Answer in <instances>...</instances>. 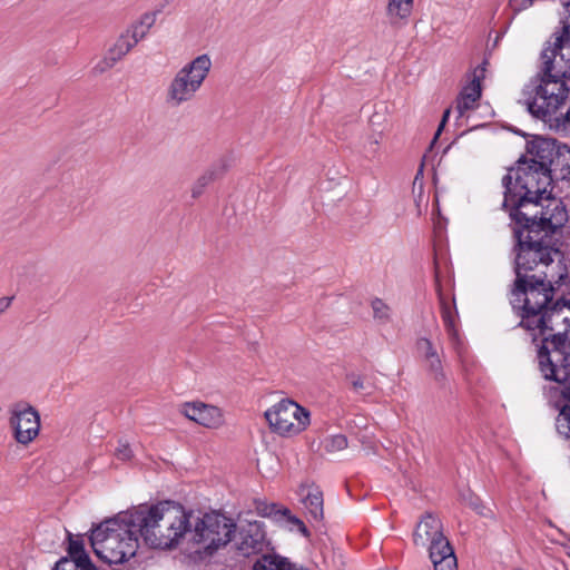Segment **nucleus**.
<instances>
[{
  "label": "nucleus",
  "mask_w": 570,
  "mask_h": 570,
  "mask_svg": "<svg viewBox=\"0 0 570 570\" xmlns=\"http://www.w3.org/2000/svg\"><path fill=\"white\" fill-rule=\"evenodd\" d=\"M549 321L532 330L533 340L541 337L543 345L538 351L539 367L546 380L564 382L570 379V353L563 347L570 342V302L557 301L541 315Z\"/></svg>",
  "instance_id": "nucleus-1"
},
{
  "label": "nucleus",
  "mask_w": 570,
  "mask_h": 570,
  "mask_svg": "<svg viewBox=\"0 0 570 570\" xmlns=\"http://www.w3.org/2000/svg\"><path fill=\"white\" fill-rule=\"evenodd\" d=\"M138 537L151 548H171L189 530V514L180 504L160 502L129 511Z\"/></svg>",
  "instance_id": "nucleus-2"
},
{
  "label": "nucleus",
  "mask_w": 570,
  "mask_h": 570,
  "mask_svg": "<svg viewBox=\"0 0 570 570\" xmlns=\"http://www.w3.org/2000/svg\"><path fill=\"white\" fill-rule=\"evenodd\" d=\"M541 60L543 76L527 102L528 109L551 127L570 130V107L564 114L560 111L569 98L570 89L564 78H570V73H558L559 59L550 50H542Z\"/></svg>",
  "instance_id": "nucleus-3"
},
{
  "label": "nucleus",
  "mask_w": 570,
  "mask_h": 570,
  "mask_svg": "<svg viewBox=\"0 0 570 570\" xmlns=\"http://www.w3.org/2000/svg\"><path fill=\"white\" fill-rule=\"evenodd\" d=\"M138 533L129 511L97 525L90 535L96 556L108 564H121L136 556Z\"/></svg>",
  "instance_id": "nucleus-4"
},
{
  "label": "nucleus",
  "mask_w": 570,
  "mask_h": 570,
  "mask_svg": "<svg viewBox=\"0 0 570 570\" xmlns=\"http://www.w3.org/2000/svg\"><path fill=\"white\" fill-rule=\"evenodd\" d=\"M551 170L534 168L528 161H520L515 168H511L502 178L504 188L503 207L509 210L514 208H537L538 199L551 195Z\"/></svg>",
  "instance_id": "nucleus-5"
},
{
  "label": "nucleus",
  "mask_w": 570,
  "mask_h": 570,
  "mask_svg": "<svg viewBox=\"0 0 570 570\" xmlns=\"http://www.w3.org/2000/svg\"><path fill=\"white\" fill-rule=\"evenodd\" d=\"M557 275L549 271H540L528 278H515L511 291L512 304L522 303L520 325L525 330H532L538 324L549 321V314L541 315L552 302Z\"/></svg>",
  "instance_id": "nucleus-6"
},
{
  "label": "nucleus",
  "mask_w": 570,
  "mask_h": 570,
  "mask_svg": "<svg viewBox=\"0 0 570 570\" xmlns=\"http://www.w3.org/2000/svg\"><path fill=\"white\" fill-rule=\"evenodd\" d=\"M518 239L515 256V278H528L540 271H549L557 275V285H561L568 275L567 266L559 261L554 263L553 255L559 256L560 252L548 245V238L535 234L514 228Z\"/></svg>",
  "instance_id": "nucleus-7"
},
{
  "label": "nucleus",
  "mask_w": 570,
  "mask_h": 570,
  "mask_svg": "<svg viewBox=\"0 0 570 570\" xmlns=\"http://www.w3.org/2000/svg\"><path fill=\"white\" fill-rule=\"evenodd\" d=\"M213 62L203 53L178 69L165 89V102L170 108H179L196 99L208 78Z\"/></svg>",
  "instance_id": "nucleus-8"
},
{
  "label": "nucleus",
  "mask_w": 570,
  "mask_h": 570,
  "mask_svg": "<svg viewBox=\"0 0 570 570\" xmlns=\"http://www.w3.org/2000/svg\"><path fill=\"white\" fill-rule=\"evenodd\" d=\"M538 204L537 208H514L510 217L517 228L549 238L567 222V212L561 200L551 195L538 199Z\"/></svg>",
  "instance_id": "nucleus-9"
},
{
  "label": "nucleus",
  "mask_w": 570,
  "mask_h": 570,
  "mask_svg": "<svg viewBox=\"0 0 570 570\" xmlns=\"http://www.w3.org/2000/svg\"><path fill=\"white\" fill-rule=\"evenodd\" d=\"M413 542L416 547L428 548L434 570H456V557L438 517L425 513L421 518L413 533Z\"/></svg>",
  "instance_id": "nucleus-10"
},
{
  "label": "nucleus",
  "mask_w": 570,
  "mask_h": 570,
  "mask_svg": "<svg viewBox=\"0 0 570 570\" xmlns=\"http://www.w3.org/2000/svg\"><path fill=\"white\" fill-rule=\"evenodd\" d=\"M265 417L273 432L281 436H294L307 429L311 413L293 400L284 399L265 412Z\"/></svg>",
  "instance_id": "nucleus-11"
},
{
  "label": "nucleus",
  "mask_w": 570,
  "mask_h": 570,
  "mask_svg": "<svg viewBox=\"0 0 570 570\" xmlns=\"http://www.w3.org/2000/svg\"><path fill=\"white\" fill-rule=\"evenodd\" d=\"M235 528L232 519L216 512L206 513L196 522L193 539L212 553L230 541Z\"/></svg>",
  "instance_id": "nucleus-12"
},
{
  "label": "nucleus",
  "mask_w": 570,
  "mask_h": 570,
  "mask_svg": "<svg viewBox=\"0 0 570 570\" xmlns=\"http://www.w3.org/2000/svg\"><path fill=\"white\" fill-rule=\"evenodd\" d=\"M9 424L17 443L27 446L39 435L40 414L30 403L17 402L9 409Z\"/></svg>",
  "instance_id": "nucleus-13"
},
{
  "label": "nucleus",
  "mask_w": 570,
  "mask_h": 570,
  "mask_svg": "<svg viewBox=\"0 0 570 570\" xmlns=\"http://www.w3.org/2000/svg\"><path fill=\"white\" fill-rule=\"evenodd\" d=\"M236 548L244 557L267 553L269 543L266 541L263 523L259 521H248L240 525Z\"/></svg>",
  "instance_id": "nucleus-14"
},
{
  "label": "nucleus",
  "mask_w": 570,
  "mask_h": 570,
  "mask_svg": "<svg viewBox=\"0 0 570 570\" xmlns=\"http://www.w3.org/2000/svg\"><path fill=\"white\" fill-rule=\"evenodd\" d=\"M181 413L205 428L217 429L224 423V415L219 407L203 402L185 403Z\"/></svg>",
  "instance_id": "nucleus-15"
},
{
  "label": "nucleus",
  "mask_w": 570,
  "mask_h": 570,
  "mask_svg": "<svg viewBox=\"0 0 570 570\" xmlns=\"http://www.w3.org/2000/svg\"><path fill=\"white\" fill-rule=\"evenodd\" d=\"M568 16L563 20V27L560 33L554 35V41L549 43L543 50H550L559 60L558 73H570V2L567 3Z\"/></svg>",
  "instance_id": "nucleus-16"
},
{
  "label": "nucleus",
  "mask_w": 570,
  "mask_h": 570,
  "mask_svg": "<svg viewBox=\"0 0 570 570\" xmlns=\"http://www.w3.org/2000/svg\"><path fill=\"white\" fill-rule=\"evenodd\" d=\"M484 76V68H476L469 82L461 90L454 110L458 117H463L465 114L474 109L481 97V79Z\"/></svg>",
  "instance_id": "nucleus-17"
},
{
  "label": "nucleus",
  "mask_w": 570,
  "mask_h": 570,
  "mask_svg": "<svg viewBox=\"0 0 570 570\" xmlns=\"http://www.w3.org/2000/svg\"><path fill=\"white\" fill-rule=\"evenodd\" d=\"M529 159L527 160L534 168L550 170L554 157V142L551 139L537 137L527 145Z\"/></svg>",
  "instance_id": "nucleus-18"
},
{
  "label": "nucleus",
  "mask_w": 570,
  "mask_h": 570,
  "mask_svg": "<svg viewBox=\"0 0 570 570\" xmlns=\"http://www.w3.org/2000/svg\"><path fill=\"white\" fill-rule=\"evenodd\" d=\"M136 45L126 32H122L115 43L109 48L106 57L99 61L94 70L97 73H102L112 68L119 60H121Z\"/></svg>",
  "instance_id": "nucleus-19"
},
{
  "label": "nucleus",
  "mask_w": 570,
  "mask_h": 570,
  "mask_svg": "<svg viewBox=\"0 0 570 570\" xmlns=\"http://www.w3.org/2000/svg\"><path fill=\"white\" fill-rule=\"evenodd\" d=\"M302 503L309 522L320 523L324 518L323 493L317 487H308L303 490Z\"/></svg>",
  "instance_id": "nucleus-20"
},
{
  "label": "nucleus",
  "mask_w": 570,
  "mask_h": 570,
  "mask_svg": "<svg viewBox=\"0 0 570 570\" xmlns=\"http://www.w3.org/2000/svg\"><path fill=\"white\" fill-rule=\"evenodd\" d=\"M413 0H387L386 14L392 23H397L410 17Z\"/></svg>",
  "instance_id": "nucleus-21"
},
{
  "label": "nucleus",
  "mask_w": 570,
  "mask_h": 570,
  "mask_svg": "<svg viewBox=\"0 0 570 570\" xmlns=\"http://www.w3.org/2000/svg\"><path fill=\"white\" fill-rule=\"evenodd\" d=\"M436 291L439 295V301L441 305V315L444 323V326L449 333L450 336L454 337L456 335V309L455 306H451L443 293L441 292V288L439 284H436Z\"/></svg>",
  "instance_id": "nucleus-22"
},
{
  "label": "nucleus",
  "mask_w": 570,
  "mask_h": 570,
  "mask_svg": "<svg viewBox=\"0 0 570 570\" xmlns=\"http://www.w3.org/2000/svg\"><path fill=\"white\" fill-rule=\"evenodd\" d=\"M273 512L275 513V515H279V519L284 520L287 523L288 529L291 531H297L306 538L309 537V531L307 530L304 522L297 517L293 515L288 509L276 510V507L273 505L271 508V512H264V514H272Z\"/></svg>",
  "instance_id": "nucleus-23"
},
{
  "label": "nucleus",
  "mask_w": 570,
  "mask_h": 570,
  "mask_svg": "<svg viewBox=\"0 0 570 570\" xmlns=\"http://www.w3.org/2000/svg\"><path fill=\"white\" fill-rule=\"evenodd\" d=\"M53 570H96L89 559L71 560L60 559Z\"/></svg>",
  "instance_id": "nucleus-24"
},
{
  "label": "nucleus",
  "mask_w": 570,
  "mask_h": 570,
  "mask_svg": "<svg viewBox=\"0 0 570 570\" xmlns=\"http://www.w3.org/2000/svg\"><path fill=\"white\" fill-rule=\"evenodd\" d=\"M216 179V173L213 169L205 171L195 181L191 188V196L197 198L202 195L203 190Z\"/></svg>",
  "instance_id": "nucleus-25"
},
{
  "label": "nucleus",
  "mask_w": 570,
  "mask_h": 570,
  "mask_svg": "<svg viewBox=\"0 0 570 570\" xmlns=\"http://www.w3.org/2000/svg\"><path fill=\"white\" fill-rule=\"evenodd\" d=\"M373 309V317L381 324H385L390 321L391 311L390 307L380 298H375L371 303Z\"/></svg>",
  "instance_id": "nucleus-26"
},
{
  "label": "nucleus",
  "mask_w": 570,
  "mask_h": 570,
  "mask_svg": "<svg viewBox=\"0 0 570 570\" xmlns=\"http://www.w3.org/2000/svg\"><path fill=\"white\" fill-rule=\"evenodd\" d=\"M347 439L343 434L331 435L324 441V449L328 453H335L347 448Z\"/></svg>",
  "instance_id": "nucleus-27"
},
{
  "label": "nucleus",
  "mask_w": 570,
  "mask_h": 570,
  "mask_svg": "<svg viewBox=\"0 0 570 570\" xmlns=\"http://www.w3.org/2000/svg\"><path fill=\"white\" fill-rule=\"evenodd\" d=\"M461 500L464 504L475 510L479 514L487 517V508L482 504L480 498L472 492L461 494Z\"/></svg>",
  "instance_id": "nucleus-28"
},
{
  "label": "nucleus",
  "mask_w": 570,
  "mask_h": 570,
  "mask_svg": "<svg viewBox=\"0 0 570 570\" xmlns=\"http://www.w3.org/2000/svg\"><path fill=\"white\" fill-rule=\"evenodd\" d=\"M150 29L142 27L139 22H135L125 32L129 36L135 45L142 40Z\"/></svg>",
  "instance_id": "nucleus-29"
},
{
  "label": "nucleus",
  "mask_w": 570,
  "mask_h": 570,
  "mask_svg": "<svg viewBox=\"0 0 570 570\" xmlns=\"http://www.w3.org/2000/svg\"><path fill=\"white\" fill-rule=\"evenodd\" d=\"M150 29L142 27L139 22H135L125 32L129 36L135 45L142 40Z\"/></svg>",
  "instance_id": "nucleus-30"
},
{
  "label": "nucleus",
  "mask_w": 570,
  "mask_h": 570,
  "mask_svg": "<svg viewBox=\"0 0 570 570\" xmlns=\"http://www.w3.org/2000/svg\"><path fill=\"white\" fill-rule=\"evenodd\" d=\"M69 553L71 556V560L89 559L88 556L85 553L81 540H70Z\"/></svg>",
  "instance_id": "nucleus-31"
},
{
  "label": "nucleus",
  "mask_w": 570,
  "mask_h": 570,
  "mask_svg": "<svg viewBox=\"0 0 570 570\" xmlns=\"http://www.w3.org/2000/svg\"><path fill=\"white\" fill-rule=\"evenodd\" d=\"M115 455L118 460L129 461L134 453L128 442L120 440L116 448Z\"/></svg>",
  "instance_id": "nucleus-32"
},
{
  "label": "nucleus",
  "mask_w": 570,
  "mask_h": 570,
  "mask_svg": "<svg viewBox=\"0 0 570 570\" xmlns=\"http://www.w3.org/2000/svg\"><path fill=\"white\" fill-rule=\"evenodd\" d=\"M346 379L351 385V389L355 393H362L363 391H365L367 389V385L361 375L352 373V374H348Z\"/></svg>",
  "instance_id": "nucleus-33"
},
{
  "label": "nucleus",
  "mask_w": 570,
  "mask_h": 570,
  "mask_svg": "<svg viewBox=\"0 0 570 570\" xmlns=\"http://www.w3.org/2000/svg\"><path fill=\"white\" fill-rule=\"evenodd\" d=\"M416 346L420 353H422L425 356V358L438 354L431 341L428 338H420L416 343Z\"/></svg>",
  "instance_id": "nucleus-34"
},
{
  "label": "nucleus",
  "mask_w": 570,
  "mask_h": 570,
  "mask_svg": "<svg viewBox=\"0 0 570 570\" xmlns=\"http://www.w3.org/2000/svg\"><path fill=\"white\" fill-rule=\"evenodd\" d=\"M429 365V368L434 373L435 379L439 380L443 377L441 360L438 354L425 358Z\"/></svg>",
  "instance_id": "nucleus-35"
},
{
  "label": "nucleus",
  "mask_w": 570,
  "mask_h": 570,
  "mask_svg": "<svg viewBox=\"0 0 570 570\" xmlns=\"http://www.w3.org/2000/svg\"><path fill=\"white\" fill-rule=\"evenodd\" d=\"M137 22H139L142 27L151 29L156 22V12L144 13Z\"/></svg>",
  "instance_id": "nucleus-36"
},
{
  "label": "nucleus",
  "mask_w": 570,
  "mask_h": 570,
  "mask_svg": "<svg viewBox=\"0 0 570 570\" xmlns=\"http://www.w3.org/2000/svg\"><path fill=\"white\" fill-rule=\"evenodd\" d=\"M450 114H451V109L450 108L444 111L442 120H441V122L439 125V128H438L435 135H434L433 141H435L438 139V137L440 136L442 129L444 128L445 122L449 119Z\"/></svg>",
  "instance_id": "nucleus-37"
},
{
  "label": "nucleus",
  "mask_w": 570,
  "mask_h": 570,
  "mask_svg": "<svg viewBox=\"0 0 570 570\" xmlns=\"http://www.w3.org/2000/svg\"><path fill=\"white\" fill-rule=\"evenodd\" d=\"M11 297L4 296L0 298V314L4 313L11 305Z\"/></svg>",
  "instance_id": "nucleus-38"
},
{
  "label": "nucleus",
  "mask_w": 570,
  "mask_h": 570,
  "mask_svg": "<svg viewBox=\"0 0 570 570\" xmlns=\"http://www.w3.org/2000/svg\"><path fill=\"white\" fill-rule=\"evenodd\" d=\"M370 145H371V147H372L373 151H376V148H377L379 141L375 139V140L371 141V142H370Z\"/></svg>",
  "instance_id": "nucleus-39"
}]
</instances>
